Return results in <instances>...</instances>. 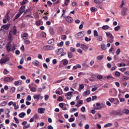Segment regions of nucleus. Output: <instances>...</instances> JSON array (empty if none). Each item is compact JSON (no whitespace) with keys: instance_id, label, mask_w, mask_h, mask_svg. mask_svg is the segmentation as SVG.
Masks as SVG:
<instances>
[{"instance_id":"5fc2aeb1","label":"nucleus","mask_w":129,"mask_h":129,"mask_svg":"<svg viewBox=\"0 0 129 129\" xmlns=\"http://www.w3.org/2000/svg\"><path fill=\"white\" fill-rule=\"evenodd\" d=\"M106 105L105 104L101 103V105L100 106V108H104L105 107Z\"/></svg>"},{"instance_id":"2f4dec72","label":"nucleus","mask_w":129,"mask_h":129,"mask_svg":"<svg viewBox=\"0 0 129 129\" xmlns=\"http://www.w3.org/2000/svg\"><path fill=\"white\" fill-rule=\"evenodd\" d=\"M109 126H112V124L111 123H108L104 125V127H108Z\"/></svg>"},{"instance_id":"338daca9","label":"nucleus","mask_w":129,"mask_h":129,"mask_svg":"<svg viewBox=\"0 0 129 129\" xmlns=\"http://www.w3.org/2000/svg\"><path fill=\"white\" fill-rule=\"evenodd\" d=\"M67 64H68V60L65 59L64 61H63V65H67Z\"/></svg>"},{"instance_id":"393cba45","label":"nucleus","mask_w":129,"mask_h":129,"mask_svg":"<svg viewBox=\"0 0 129 129\" xmlns=\"http://www.w3.org/2000/svg\"><path fill=\"white\" fill-rule=\"evenodd\" d=\"M47 43L50 44V45H54V40L53 39H50L47 41Z\"/></svg>"},{"instance_id":"f3484780","label":"nucleus","mask_w":129,"mask_h":129,"mask_svg":"<svg viewBox=\"0 0 129 129\" xmlns=\"http://www.w3.org/2000/svg\"><path fill=\"white\" fill-rule=\"evenodd\" d=\"M32 64L34 66L38 67V66L40 64V62L39 61L35 60L32 62Z\"/></svg>"},{"instance_id":"f257e3e1","label":"nucleus","mask_w":129,"mask_h":129,"mask_svg":"<svg viewBox=\"0 0 129 129\" xmlns=\"http://www.w3.org/2000/svg\"><path fill=\"white\" fill-rule=\"evenodd\" d=\"M111 115H113V116H116L119 115H122V111L121 110H112L110 112Z\"/></svg>"},{"instance_id":"4c0bfd02","label":"nucleus","mask_w":129,"mask_h":129,"mask_svg":"<svg viewBox=\"0 0 129 129\" xmlns=\"http://www.w3.org/2000/svg\"><path fill=\"white\" fill-rule=\"evenodd\" d=\"M109 101L111 103H113L114 102V98H110L108 99Z\"/></svg>"},{"instance_id":"c85d7f7f","label":"nucleus","mask_w":129,"mask_h":129,"mask_svg":"<svg viewBox=\"0 0 129 129\" xmlns=\"http://www.w3.org/2000/svg\"><path fill=\"white\" fill-rule=\"evenodd\" d=\"M90 94V91L87 90L83 93V95H89Z\"/></svg>"},{"instance_id":"412c9836","label":"nucleus","mask_w":129,"mask_h":129,"mask_svg":"<svg viewBox=\"0 0 129 129\" xmlns=\"http://www.w3.org/2000/svg\"><path fill=\"white\" fill-rule=\"evenodd\" d=\"M12 35H15L17 34V28H16V26H14L13 30H12Z\"/></svg>"},{"instance_id":"49530a36","label":"nucleus","mask_w":129,"mask_h":129,"mask_svg":"<svg viewBox=\"0 0 129 129\" xmlns=\"http://www.w3.org/2000/svg\"><path fill=\"white\" fill-rule=\"evenodd\" d=\"M29 88H30L31 91H32L33 92H36V90H37V89L35 87L30 88L29 87Z\"/></svg>"},{"instance_id":"0eeeda50","label":"nucleus","mask_w":129,"mask_h":129,"mask_svg":"<svg viewBox=\"0 0 129 129\" xmlns=\"http://www.w3.org/2000/svg\"><path fill=\"white\" fill-rule=\"evenodd\" d=\"M13 80H14V78L6 77L4 79V81L5 82H10L13 81Z\"/></svg>"},{"instance_id":"a19ab883","label":"nucleus","mask_w":129,"mask_h":129,"mask_svg":"<svg viewBox=\"0 0 129 129\" xmlns=\"http://www.w3.org/2000/svg\"><path fill=\"white\" fill-rule=\"evenodd\" d=\"M67 38V36H66V35H63L61 37V39L63 40V41H65V40H66Z\"/></svg>"},{"instance_id":"052dcab7","label":"nucleus","mask_w":129,"mask_h":129,"mask_svg":"<svg viewBox=\"0 0 129 129\" xmlns=\"http://www.w3.org/2000/svg\"><path fill=\"white\" fill-rule=\"evenodd\" d=\"M97 40L98 41H101L102 40V36L99 35L97 37Z\"/></svg>"},{"instance_id":"1a4fd4ad","label":"nucleus","mask_w":129,"mask_h":129,"mask_svg":"<svg viewBox=\"0 0 129 129\" xmlns=\"http://www.w3.org/2000/svg\"><path fill=\"white\" fill-rule=\"evenodd\" d=\"M23 84V81L19 80V81H16L14 82V85H16V86H18V85H22Z\"/></svg>"},{"instance_id":"9d476101","label":"nucleus","mask_w":129,"mask_h":129,"mask_svg":"<svg viewBox=\"0 0 129 129\" xmlns=\"http://www.w3.org/2000/svg\"><path fill=\"white\" fill-rule=\"evenodd\" d=\"M13 31H12V30H10L8 35V39L9 40H10V41H12V40H13Z\"/></svg>"},{"instance_id":"aec40b11","label":"nucleus","mask_w":129,"mask_h":129,"mask_svg":"<svg viewBox=\"0 0 129 129\" xmlns=\"http://www.w3.org/2000/svg\"><path fill=\"white\" fill-rule=\"evenodd\" d=\"M12 35H15L17 34V28H16V26H14L13 30H12Z\"/></svg>"},{"instance_id":"4468645a","label":"nucleus","mask_w":129,"mask_h":129,"mask_svg":"<svg viewBox=\"0 0 129 129\" xmlns=\"http://www.w3.org/2000/svg\"><path fill=\"white\" fill-rule=\"evenodd\" d=\"M24 40H27L29 38V35L27 33H25L22 35Z\"/></svg>"},{"instance_id":"7c9ffc66","label":"nucleus","mask_w":129,"mask_h":129,"mask_svg":"<svg viewBox=\"0 0 129 129\" xmlns=\"http://www.w3.org/2000/svg\"><path fill=\"white\" fill-rule=\"evenodd\" d=\"M50 34L51 35H54V29H53V28H50L49 30Z\"/></svg>"},{"instance_id":"f8f14e48","label":"nucleus","mask_w":129,"mask_h":129,"mask_svg":"<svg viewBox=\"0 0 129 129\" xmlns=\"http://www.w3.org/2000/svg\"><path fill=\"white\" fill-rule=\"evenodd\" d=\"M81 49H83V50H84V51H86L88 49V47H87V46L84 44H81Z\"/></svg>"},{"instance_id":"79ce46f5","label":"nucleus","mask_w":129,"mask_h":129,"mask_svg":"<svg viewBox=\"0 0 129 129\" xmlns=\"http://www.w3.org/2000/svg\"><path fill=\"white\" fill-rule=\"evenodd\" d=\"M64 44V42L61 41L59 43L57 44L58 47H62L63 45Z\"/></svg>"},{"instance_id":"f03ea898","label":"nucleus","mask_w":129,"mask_h":129,"mask_svg":"<svg viewBox=\"0 0 129 129\" xmlns=\"http://www.w3.org/2000/svg\"><path fill=\"white\" fill-rule=\"evenodd\" d=\"M8 61H10V57L6 56L0 59V63L5 64L6 62H8Z\"/></svg>"},{"instance_id":"13d9d810","label":"nucleus","mask_w":129,"mask_h":129,"mask_svg":"<svg viewBox=\"0 0 129 129\" xmlns=\"http://www.w3.org/2000/svg\"><path fill=\"white\" fill-rule=\"evenodd\" d=\"M119 53H120V48H118L116 51V55H119Z\"/></svg>"},{"instance_id":"c9c22d12","label":"nucleus","mask_w":129,"mask_h":129,"mask_svg":"<svg viewBox=\"0 0 129 129\" xmlns=\"http://www.w3.org/2000/svg\"><path fill=\"white\" fill-rule=\"evenodd\" d=\"M118 103H119V101H118V99L116 98L114 99L113 104H118Z\"/></svg>"},{"instance_id":"de8ad7c7","label":"nucleus","mask_w":129,"mask_h":129,"mask_svg":"<svg viewBox=\"0 0 129 129\" xmlns=\"http://www.w3.org/2000/svg\"><path fill=\"white\" fill-rule=\"evenodd\" d=\"M15 91H16V88L15 87H12L11 89V92H12V93H14V92H15Z\"/></svg>"},{"instance_id":"c03bdc74","label":"nucleus","mask_w":129,"mask_h":129,"mask_svg":"<svg viewBox=\"0 0 129 129\" xmlns=\"http://www.w3.org/2000/svg\"><path fill=\"white\" fill-rule=\"evenodd\" d=\"M84 75H85V73L81 72L79 73L78 77H80L81 76H84Z\"/></svg>"},{"instance_id":"423d86ee","label":"nucleus","mask_w":129,"mask_h":129,"mask_svg":"<svg viewBox=\"0 0 129 129\" xmlns=\"http://www.w3.org/2000/svg\"><path fill=\"white\" fill-rule=\"evenodd\" d=\"M33 98L34 99H37V100H39L40 98H41V99H43V96H41L40 94L34 95L33 96Z\"/></svg>"},{"instance_id":"7ed1b4c3","label":"nucleus","mask_w":129,"mask_h":129,"mask_svg":"<svg viewBox=\"0 0 129 129\" xmlns=\"http://www.w3.org/2000/svg\"><path fill=\"white\" fill-rule=\"evenodd\" d=\"M10 27H11V24L3 25L2 26L1 29H3V30H6V31H8V30L10 29Z\"/></svg>"},{"instance_id":"6ab92c4d","label":"nucleus","mask_w":129,"mask_h":129,"mask_svg":"<svg viewBox=\"0 0 129 129\" xmlns=\"http://www.w3.org/2000/svg\"><path fill=\"white\" fill-rule=\"evenodd\" d=\"M6 34V30L5 29H0V36H5Z\"/></svg>"},{"instance_id":"bf43d9fd","label":"nucleus","mask_w":129,"mask_h":129,"mask_svg":"<svg viewBox=\"0 0 129 129\" xmlns=\"http://www.w3.org/2000/svg\"><path fill=\"white\" fill-rule=\"evenodd\" d=\"M31 125L30 124H28L27 125L24 126H23V129H27L28 127H30Z\"/></svg>"},{"instance_id":"e433bc0d","label":"nucleus","mask_w":129,"mask_h":129,"mask_svg":"<svg viewBox=\"0 0 129 129\" xmlns=\"http://www.w3.org/2000/svg\"><path fill=\"white\" fill-rule=\"evenodd\" d=\"M68 57L70 59H71V58H72V57H73V54H72V52H69L68 54Z\"/></svg>"},{"instance_id":"c756f323","label":"nucleus","mask_w":129,"mask_h":129,"mask_svg":"<svg viewBox=\"0 0 129 129\" xmlns=\"http://www.w3.org/2000/svg\"><path fill=\"white\" fill-rule=\"evenodd\" d=\"M102 29L103 30H108V29H109V26L108 25H104L102 26Z\"/></svg>"},{"instance_id":"a878e982","label":"nucleus","mask_w":129,"mask_h":129,"mask_svg":"<svg viewBox=\"0 0 129 129\" xmlns=\"http://www.w3.org/2000/svg\"><path fill=\"white\" fill-rule=\"evenodd\" d=\"M72 93H73V92H69L68 93L65 94V96H73Z\"/></svg>"},{"instance_id":"ea45409f","label":"nucleus","mask_w":129,"mask_h":129,"mask_svg":"<svg viewBox=\"0 0 129 129\" xmlns=\"http://www.w3.org/2000/svg\"><path fill=\"white\" fill-rule=\"evenodd\" d=\"M80 117L82 118V120H85L86 119V118L85 117V115L83 114L80 115Z\"/></svg>"},{"instance_id":"603ef678","label":"nucleus","mask_w":129,"mask_h":129,"mask_svg":"<svg viewBox=\"0 0 129 129\" xmlns=\"http://www.w3.org/2000/svg\"><path fill=\"white\" fill-rule=\"evenodd\" d=\"M14 119L15 121L16 122V123H20V121H19V119H17V117H14Z\"/></svg>"},{"instance_id":"58836bf2","label":"nucleus","mask_w":129,"mask_h":129,"mask_svg":"<svg viewBox=\"0 0 129 129\" xmlns=\"http://www.w3.org/2000/svg\"><path fill=\"white\" fill-rule=\"evenodd\" d=\"M115 76L116 77H119L120 76V73L117 71H116L115 72Z\"/></svg>"},{"instance_id":"4be33fe9","label":"nucleus","mask_w":129,"mask_h":129,"mask_svg":"<svg viewBox=\"0 0 129 129\" xmlns=\"http://www.w3.org/2000/svg\"><path fill=\"white\" fill-rule=\"evenodd\" d=\"M106 35L107 37H109V38H113V36H112V34L110 32H106Z\"/></svg>"},{"instance_id":"680f3d73","label":"nucleus","mask_w":129,"mask_h":129,"mask_svg":"<svg viewBox=\"0 0 129 129\" xmlns=\"http://www.w3.org/2000/svg\"><path fill=\"white\" fill-rule=\"evenodd\" d=\"M36 24L37 25V26H40L41 25V21L39 20L38 21L36 22Z\"/></svg>"},{"instance_id":"09e8293b","label":"nucleus","mask_w":129,"mask_h":129,"mask_svg":"<svg viewBox=\"0 0 129 129\" xmlns=\"http://www.w3.org/2000/svg\"><path fill=\"white\" fill-rule=\"evenodd\" d=\"M70 51H71V52H75V51H76V49H75V48H74V47H71L70 48Z\"/></svg>"},{"instance_id":"37998d69","label":"nucleus","mask_w":129,"mask_h":129,"mask_svg":"<svg viewBox=\"0 0 129 129\" xmlns=\"http://www.w3.org/2000/svg\"><path fill=\"white\" fill-rule=\"evenodd\" d=\"M28 3V0H23L22 1V3H21V6H24V5H26Z\"/></svg>"},{"instance_id":"a211bd4d","label":"nucleus","mask_w":129,"mask_h":129,"mask_svg":"<svg viewBox=\"0 0 129 129\" xmlns=\"http://www.w3.org/2000/svg\"><path fill=\"white\" fill-rule=\"evenodd\" d=\"M44 110H45V108H39L38 109V113H44Z\"/></svg>"},{"instance_id":"e2e57ef3","label":"nucleus","mask_w":129,"mask_h":129,"mask_svg":"<svg viewBox=\"0 0 129 129\" xmlns=\"http://www.w3.org/2000/svg\"><path fill=\"white\" fill-rule=\"evenodd\" d=\"M128 79H129V77H126V76L123 77V81H125V80H128Z\"/></svg>"},{"instance_id":"39448f33","label":"nucleus","mask_w":129,"mask_h":129,"mask_svg":"<svg viewBox=\"0 0 129 129\" xmlns=\"http://www.w3.org/2000/svg\"><path fill=\"white\" fill-rule=\"evenodd\" d=\"M6 48L8 52H12V44L11 43L9 42L7 44Z\"/></svg>"},{"instance_id":"bb28decb","label":"nucleus","mask_w":129,"mask_h":129,"mask_svg":"<svg viewBox=\"0 0 129 129\" xmlns=\"http://www.w3.org/2000/svg\"><path fill=\"white\" fill-rule=\"evenodd\" d=\"M113 38H114V37H111V38H108V39H107V42L108 43H113Z\"/></svg>"},{"instance_id":"69168bd1","label":"nucleus","mask_w":129,"mask_h":129,"mask_svg":"<svg viewBox=\"0 0 129 129\" xmlns=\"http://www.w3.org/2000/svg\"><path fill=\"white\" fill-rule=\"evenodd\" d=\"M5 18L7 21H10V16L8 14L6 15Z\"/></svg>"},{"instance_id":"f704fd0d","label":"nucleus","mask_w":129,"mask_h":129,"mask_svg":"<svg viewBox=\"0 0 129 129\" xmlns=\"http://www.w3.org/2000/svg\"><path fill=\"white\" fill-rule=\"evenodd\" d=\"M104 56L103 55H99L97 56V59L99 60V61L102 60L103 59V57Z\"/></svg>"},{"instance_id":"6e6d98bb","label":"nucleus","mask_w":129,"mask_h":129,"mask_svg":"<svg viewBox=\"0 0 129 129\" xmlns=\"http://www.w3.org/2000/svg\"><path fill=\"white\" fill-rule=\"evenodd\" d=\"M69 3H70V0H66L64 2V6H68Z\"/></svg>"},{"instance_id":"473e14b6","label":"nucleus","mask_w":129,"mask_h":129,"mask_svg":"<svg viewBox=\"0 0 129 129\" xmlns=\"http://www.w3.org/2000/svg\"><path fill=\"white\" fill-rule=\"evenodd\" d=\"M97 116H98L99 118H100V117H101V115L99 113H97L95 115L94 119H97Z\"/></svg>"},{"instance_id":"0e129e2a","label":"nucleus","mask_w":129,"mask_h":129,"mask_svg":"<svg viewBox=\"0 0 129 129\" xmlns=\"http://www.w3.org/2000/svg\"><path fill=\"white\" fill-rule=\"evenodd\" d=\"M79 88L81 90L83 89V88H84V85L83 84H81L79 86Z\"/></svg>"},{"instance_id":"cd10ccee","label":"nucleus","mask_w":129,"mask_h":129,"mask_svg":"<svg viewBox=\"0 0 129 129\" xmlns=\"http://www.w3.org/2000/svg\"><path fill=\"white\" fill-rule=\"evenodd\" d=\"M101 48L102 50L105 51L106 50V45L105 44H103L101 45Z\"/></svg>"},{"instance_id":"b1692460","label":"nucleus","mask_w":129,"mask_h":129,"mask_svg":"<svg viewBox=\"0 0 129 129\" xmlns=\"http://www.w3.org/2000/svg\"><path fill=\"white\" fill-rule=\"evenodd\" d=\"M26 115V113L25 112H21L19 114V117L21 118H23Z\"/></svg>"},{"instance_id":"a18cd8bd","label":"nucleus","mask_w":129,"mask_h":129,"mask_svg":"<svg viewBox=\"0 0 129 129\" xmlns=\"http://www.w3.org/2000/svg\"><path fill=\"white\" fill-rule=\"evenodd\" d=\"M94 37H98V33L97 32V31L94 30Z\"/></svg>"},{"instance_id":"2eb2a0df","label":"nucleus","mask_w":129,"mask_h":129,"mask_svg":"<svg viewBox=\"0 0 129 129\" xmlns=\"http://www.w3.org/2000/svg\"><path fill=\"white\" fill-rule=\"evenodd\" d=\"M63 51H64L63 48H59L57 49V50H56L57 55H60L61 53H63Z\"/></svg>"},{"instance_id":"4d7b16f0","label":"nucleus","mask_w":129,"mask_h":129,"mask_svg":"<svg viewBox=\"0 0 129 129\" xmlns=\"http://www.w3.org/2000/svg\"><path fill=\"white\" fill-rule=\"evenodd\" d=\"M120 29V26L118 25L114 28V30L115 31H118Z\"/></svg>"},{"instance_id":"9b49d317","label":"nucleus","mask_w":129,"mask_h":129,"mask_svg":"<svg viewBox=\"0 0 129 129\" xmlns=\"http://www.w3.org/2000/svg\"><path fill=\"white\" fill-rule=\"evenodd\" d=\"M126 11H127V8H123L121 11V15L122 16H126Z\"/></svg>"},{"instance_id":"20e7f679","label":"nucleus","mask_w":129,"mask_h":129,"mask_svg":"<svg viewBox=\"0 0 129 129\" xmlns=\"http://www.w3.org/2000/svg\"><path fill=\"white\" fill-rule=\"evenodd\" d=\"M43 49H45L46 51H48L49 50H53V49H54V47L51 45H46L43 46Z\"/></svg>"},{"instance_id":"dca6fc26","label":"nucleus","mask_w":129,"mask_h":129,"mask_svg":"<svg viewBox=\"0 0 129 129\" xmlns=\"http://www.w3.org/2000/svg\"><path fill=\"white\" fill-rule=\"evenodd\" d=\"M26 8V6H22L20 8V9L19 10V12L20 13H24V12H25V9Z\"/></svg>"},{"instance_id":"5701e85b","label":"nucleus","mask_w":129,"mask_h":129,"mask_svg":"<svg viewBox=\"0 0 129 129\" xmlns=\"http://www.w3.org/2000/svg\"><path fill=\"white\" fill-rule=\"evenodd\" d=\"M22 12H19L15 16V20H17L21 17V15H22Z\"/></svg>"},{"instance_id":"6e6552de","label":"nucleus","mask_w":129,"mask_h":129,"mask_svg":"<svg viewBox=\"0 0 129 129\" xmlns=\"http://www.w3.org/2000/svg\"><path fill=\"white\" fill-rule=\"evenodd\" d=\"M84 36V35L83 34V33H82V31L78 33L77 34H76V38H78L79 39H80V38H82V37H83Z\"/></svg>"},{"instance_id":"8fccbe9b","label":"nucleus","mask_w":129,"mask_h":129,"mask_svg":"<svg viewBox=\"0 0 129 129\" xmlns=\"http://www.w3.org/2000/svg\"><path fill=\"white\" fill-rule=\"evenodd\" d=\"M83 66L84 69H87V68H88V66L86 63H84L83 64Z\"/></svg>"},{"instance_id":"3c124183","label":"nucleus","mask_w":129,"mask_h":129,"mask_svg":"<svg viewBox=\"0 0 129 129\" xmlns=\"http://www.w3.org/2000/svg\"><path fill=\"white\" fill-rule=\"evenodd\" d=\"M24 44H25L26 45H28V44H30V43H31V42L30 41V40H26L24 41Z\"/></svg>"},{"instance_id":"774afa93","label":"nucleus","mask_w":129,"mask_h":129,"mask_svg":"<svg viewBox=\"0 0 129 129\" xmlns=\"http://www.w3.org/2000/svg\"><path fill=\"white\" fill-rule=\"evenodd\" d=\"M102 76L101 75H99L97 76V79H99V80H100V79H101L102 78Z\"/></svg>"},{"instance_id":"ddd939ff","label":"nucleus","mask_w":129,"mask_h":129,"mask_svg":"<svg viewBox=\"0 0 129 129\" xmlns=\"http://www.w3.org/2000/svg\"><path fill=\"white\" fill-rule=\"evenodd\" d=\"M66 21L68 22V23H72V21H73V19L72 17L70 16H68L66 17Z\"/></svg>"},{"instance_id":"864d4df0","label":"nucleus","mask_w":129,"mask_h":129,"mask_svg":"<svg viewBox=\"0 0 129 129\" xmlns=\"http://www.w3.org/2000/svg\"><path fill=\"white\" fill-rule=\"evenodd\" d=\"M7 103V101H4L3 102H2L1 104V105L2 106H5L6 104Z\"/></svg>"},{"instance_id":"72a5a7b5","label":"nucleus","mask_w":129,"mask_h":129,"mask_svg":"<svg viewBox=\"0 0 129 129\" xmlns=\"http://www.w3.org/2000/svg\"><path fill=\"white\" fill-rule=\"evenodd\" d=\"M91 12H93V13H94V12H96L97 11V9L95 8V7H92L90 9Z\"/></svg>"}]
</instances>
